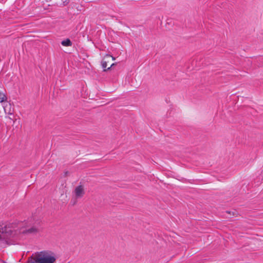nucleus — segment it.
I'll return each instance as SVG.
<instances>
[{
	"mask_svg": "<svg viewBox=\"0 0 263 263\" xmlns=\"http://www.w3.org/2000/svg\"><path fill=\"white\" fill-rule=\"evenodd\" d=\"M57 257L50 251H42L33 254L28 258V263H55Z\"/></svg>",
	"mask_w": 263,
	"mask_h": 263,
	"instance_id": "nucleus-1",
	"label": "nucleus"
},
{
	"mask_svg": "<svg viewBox=\"0 0 263 263\" xmlns=\"http://www.w3.org/2000/svg\"><path fill=\"white\" fill-rule=\"evenodd\" d=\"M110 57L111 58L112 60H115V57H112V56H111V55H110L109 54H107L106 55V58H108L109 59Z\"/></svg>",
	"mask_w": 263,
	"mask_h": 263,
	"instance_id": "nucleus-8",
	"label": "nucleus"
},
{
	"mask_svg": "<svg viewBox=\"0 0 263 263\" xmlns=\"http://www.w3.org/2000/svg\"><path fill=\"white\" fill-rule=\"evenodd\" d=\"M75 196L77 198H82L85 194L84 187L82 185H79L75 188Z\"/></svg>",
	"mask_w": 263,
	"mask_h": 263,
	"instance_id": "nucleus-2",
	"label": "nucleus"
},
{
	"mask_svg": "<svg viewBox=\"0 0 263 263\" xmlns=\"http://www.w3.org/2000/svg\"><path fill=\"white\" fill-rule=\"evenodd\" d=\"M6 229V227H5L4 228H2L0 229V233H4Z\"/></svg>",
	"mask_w": 263,
	"mask_h": 263,
	"instance_id": "nucleus-9",
	"label": "nucleus"
},
{
	"mask_svg": "<svg viewBox=\"0 0 263 263\" xmlns=\"http://www.w3.org/2000/svg\"><path fill=\"white\" fill-rule=\"evenodd\" d=\"M69 172L68 171H66L64 172V177H66L67 176L68 174H69Z\"/></svg>",
	"mask_w": 263,
	"mask_h": 263,
	"instance_id": "nucleus-10",
	"label": "nucleus"
},
{
	"mask_svg": "<svg viewBox=\"0 0 263 263\" xmlns=\"http://www.w3.org/2000/svg\"><path fill=\"white\" fill-rule=\"evenodd\" d=\"M4 109L5 112L9 115H12L13 113V108L11 109V105L8 102H4Z\"/></svg>",
	"mask_w": 263,
	"mask_h": 263,
	"instance_id": "nucleus-3",
	"label": "nucleus"
},
{
	"mask_svg": "<svg viewBox=\"0 0 263 263\" xmlns=\"http://www.w3.org/2000/svg\"><path fill=\"white\" fill-rule=\"evenodd\" d=\"M108 62V61H105L104 60H102L101 62L102 66L103 68L104 69V70H103L104 71H106L110 70L111 67H112L113 66H114L115 65H116V63H113L110 65V66L109 67L106 69V68L107 67V63Z\"/></svg>",
	"mask_w": 263,
	"mask_h": 263,
	"instance_id": "nucleus-5",
	"label": "nucleus"
},
{
	"mask_svg": "<svg viewBox=\"0 0 263 263\" xmlns=\"http://www.w3.org/2000/svg\"><path fill=\"white\" fill-rule=\"evenodd\" d=\"M38 232V229L35 227H32L28 229L25 230L23 231V234H31V233H36Z\"/></svg>",
	"mask_w": 263,
	"mask_h": 263,
	"instance_id": "nucleus-4",
	"label": "nucleus"
},
{
	"mask_svg": "<svg viewBox=\"0 0 263 263\" xmlns=\"http://www.w3.org/2000/svg\"><path fill=\"white\" fill-rule=\"evenodd\" d=\"M61 44L64 46H71L72 44V42L69 39H66L62 41Z\"/></svg>",
	"mask_w": 263,
	"mask_h": 263,
	"instance_id": "nucleus-6",
	"label": "nucleus"
},
{
	"mask_svg": "<svg viewBox=\"0 0 263 263\" xmlns=\"http://www.w3.org/2000/svg\"><path fill=\"white\" fill-rule=\"evenodd\" d=\"M227 213H230V212H229V211H227Z\"/></svg>",
	"mask_w": 263,
	"mask_h": 263,
	"instance_id": "nucleus-11",
	"label": "nucleus"
},
{
	"mask_svg": "<svg viewBox=\"0 0 263 263\" xmlns=\"http://www.w3.org/2000/svg\"><path fill=\"white\" fill-rule=\"evenodd\" d=\"M6 99L7 97L5 94L0 92V103L4 102Z\"/></svg>",
	"mask_w": 263,
	"mask_h": 263,
	"instance_id": "nucleus-7",
	"label": "nucleus"
}]
</instances>
